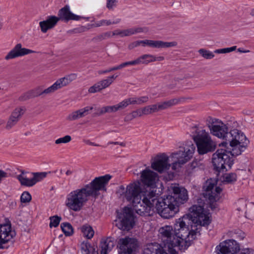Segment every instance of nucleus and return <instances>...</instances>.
Instances as JSON below:
<instances>
[{
	"instance_id": "nucleus-34",
	"label": "nucleus",
	"mask_w": 254,
	"mask_h": 254,
	"mask_svg": "<svg viewBox=\"0 0 254 254\" xmlns=\"http://www.w3.org/2000/svg\"><path fill=\"white\" fill-rule=\"evenodd\" d=\"M237 175L234 173L227 174L224 177L223 183L224 184H233L237 180Z\"/></svg>"
},
{
	"instance_id": "nucleus-12",
	"label": "nucleus",
	"mask_w": 254,
	"mask_h": 254,
	"mask_svg": "<svg viewBox=\"0 0 254 254\" xmlns=\"http://www.w3.org/2000/svg\"><path fill=\"white\" fill-rule=\"evenodd\" d=\"M118 247L119 254H135L138 242L134 238L125 237L119 239Z\"/></svg>"
},
{
	"instance_id": "nucleus-24",
	"label": "nucleus",
	"mask_w": 254,
	"mask_h": 254,
	"mask_svg": "<svg viewBox=\"0 0 254 254\" xmlns=\"http://www.w3.org/2000/svg\"><path fill=\"white\" fill-rule=\"evenodd\" d=\"M111 85V82L107 78L103 79L91 86L88 89V92L90 93L99 92L109 87Z\"/></svg>"
},
{
	"instance_id": "nucleus-13",
	"label": "nucleus",
	"mask_w": 254,
	"mask_h": 254,
	"mask_svg": "<svg viewBox=\"0 0 254 254\" xmlns=\"http://www.w3.org/2000/svg\"><path fill=\"white\" fill-rule=\"evenodd\" d=\"M105 106L101 108H94L93 106H86L83 108L80 109L73 111L69 114L66 117V120L68 121H73L77 120L80 118L84 117L89 114V112L93 109H95L96 112L94 113L95 116H99L106 114L105 111Z\"/></svg>"
},
{
	"instance_id": "nucleus-19",
	"label": "nucleus",
	"mask_w": 254,
	"mask_h": 254,
	"mask_svg": "<svg viewBox=\"0 0 254 254\" xmlns=\"http://www.w3.org/2000/svg\"><path fill=\"white\" fill-rule=\"evenodd\" d=\"M169 162V158L166 155H162L152 163L151 167L158 172L162 173L170 167Z\"/></svg>"
},
{
	"instance_id": "nucleus-62",
	"label": "nucleus",
	"mask_w": 254,
	"mask_h": 254,
	"mask_svg": "<svg viewBox=\"0 0 254 254\" xmlns=\"http://www.w3.org/2000/svg\"><path fill=\"white\" fill-rule=\"evenodd\" d=\"M113 35H120L121 37H124L123 36V30H116L113 32Z\"/></svg>"
},
{
	"instance_id": "nucleus-55",
	"label": "nucleus",
	"mask_w": 254,
	"mask_h": 254,
	"mask_svg": "<svg viewBox=\"0 0 254 254\" xmlns=\"http://www.w3.org/2000/svg\"><path fill=\"white\" fill-rule=\"evenodd\" d=\"M138 46H139V40L133 42L129 44L128 46V49L129 50H132L134 48L137 47Z\"/></svg>"
},
{
	"instance_id": "nucleus-37",
	"label": "nucleus",
	"mask_w": 254,
	"mask_h": 254,
	"mask_svg": "<svg viewBox=\"0 0 254 254\" xmlns=\"http://www.w3.org/2000/svg\"><path fill=\"white\" fill-rule=\"evenodd\" d=\"M120 20L118 19L116 21H111L110 20H101L95 23V27H100L103 25H110L111 24H117L120 22Z\"/></svg>"
},
{
	"instance_id": "nucleus-7",
	"label": "nucleus",
	"mask_w": 254,
	"mask_h": 254,
	"mask_svg": "<svg viewBox=\"0 0 254 254\" xmlns=\"http://www.w3.org/2000/svg\"><path fill=\"white\" fill-rule=\"evenodd\" d=\"M195 150V145L191 141H188L186 142L183 150L173 153L170 157L173 161L172 169L176 170L188 162L192 157Z\"/></svg>"
},
{
	"instance_id": "nucleus-38",
	"label": "nucleus",
	"mask_w": 254,
	"mask_h": 254,
	"mask_svg": "<svg viewBox=\"0 0 254 254\" xmlns=\"http://www.w3.org/2000/svg\"><path fill=\"white\" fill-rule=\"evenodd\" d=\"M198 53L206 59H211L214 57V55L212 52L204 49H199Z\"/></svg>"
},
{
	"instance_id": "nucleus-41",
	"label": "nucleus",
	"mask_w": 254,
	"mask_h": 254,
	"mask_svg": "<svg viewBox=\"0 0 254 254\" xmlns=\"http://www.w3.org/2000/svg\"><path fill=\"white\" fill-rule=\"evenodd\" d=\"M50 227L51 228L54 227H57L61 220V217L57 215L51 216L50 217Z\"/></svg>"
},
{
	"instance_id": "nucleus-23",
	"label": "nucleus",
	"mask_w": 254,
	"mask_h": 254,
	"mask_svg": "<svg viewBox=\"0 0 254 254\" xmlns=\"http://www.w3.org/2000/svg\"><path fill=\"white\" fill-rule=\"evenodd\" d=\"M177 45V42L176 41L168 42L162 41L147 40V46L154 48H167L175 47Z\"/></svg>"
},
{
	"instance_id": "nucleus-50",
	"label": "nucleus",
	"mask_w": 254,
	"mask_h": 254,
	"mask_svg": "<svg viewBox=\"0 0 254 254\" xmlns=\"http://www.w3.org/2000/svg\"><path fill=\"white\" fill-rule=\"evenodd\" d=\"M116 0H107V7L109 9H113L114 7L116 5Z\"/></svg>"
},
{
	"instance_id": "nucleus-61",
	"label": "nucleus",
	"mask_w": 254,
	"mask_h": 254,
	"mask_svg": "<svg viewBox=\"0 0 254 254\" xmlns=\"http://www.w3.org/2000/svg\"><path fill=\"white\" fill-rule=\"evenodd\" d=\"M152 62H154L156 61H162L164 60V57L163 56H159L158 57H156L155 56L152 55Z\"/></svg>"
},
{
	"instance_id": "nucleus-10",
	"label": "nucleus",
	"mask_w": 254,
	"mask_h": 254,
	"mask_svg": "<svg viewBox=\"0 0 254 254\" xmlns=\"http://www.w3.org/2000/svg\"><path fill=\"white\" fill-rule=\"evenodd\" d=\"M207 126L210 133L218 138L226 141L229 131L227 126L221 120L215 118H210L207 121Z\"/></svg>"
},
{
	"instance_id": "nucleus-6",
	"label": "nucleus",
	"mask_w": 254,
	"mask_h": 254,
	"mask_svg": "<svg viewBox=\"0 0 254 254\" xmlns=\"http://www.w3.org/2000/svg\"><path fill=\"white\" fill-rule=\"evenodd\" d=\"M92 197L86 187L77 189L71 191L66 196L65 205L74 211L81 210L85 204Z\"/></svg>"
},
{
	"instance_id": "nucleus-43",
	"label": "nucleus",
	"mask_w": 254,
	"mask_h": 254,
	"mask_svg": "<svg viewBox=\"0 0 254 254\" xmlns=\"http://www.w3.org/2000/svg\"><path fill=\"white\" fill-rule=\"evenodd\" d=\"M71 140V137L69 135H66L63 137L59 138L55 140L56 144L61 143H67Z\"/></svg>"
},
{
	"instance_id": "nucleus-11",
	"label": "nucleus",
	"mask_w": 254,
	"mask_h": 254,
	"mask_svg": "<svg viewBox=\"0 0 254 254\" xmlns=\"http://www.w3.org/2000/svg\"><path fill=\"white\" fill-rule=\"evenodd\" d=\"M118 218L116 225L119 229L129 230L133 227L134 224V215L131 208L124 207L122 212L118 215Z\"/></svg>"
},
{
	"instance_id": "nucleus-9",
	"label": "nucleus",
	"mask_w": 254,
	"mask_h": 254,
	"mask_svg": "<svg viewBox=\"0 0 254 254\" xmlns=\"http://www.w3.org/2000/svg\"><path fill=\"white\" fill-rule=\"evenodd\" d=\"M112 177L109 174L96 177L90 184L85 185L91 196L96 198L100 195V190L106 191V186Z\"/></svg>"
},
{
	"instance_id": "nucleus-21",
	"label": "nucleus",
	"mask_w": 254,
	"mask_h": 254,
	"mask_svg": "<svg viewBox=\"0 0 254 254\" xmlns=\"http://www.w3.org/2000/svg\"><path fill=\"white\" fill-rule=\"evenodd\" d=\"M58 22V19L56 16H48L45 20L40 21L39 26L43 33H46L47 31L55 27Z\"/></svg>"
},
{
	"instance_id": "nucleus-32",
	"label": "nucleus",
	"mask_w": 254,
	"mask_h": 254,
	"mask_svg": "<svg viewBox=\"0 0 254 254\" xmlns=\"http://www.w3.org/2000/svg\"><path fill=\"white\" fill-rule=\"evenodd\" d=\"M81 230L84 236L87 239H91L94 236V231L90 226L83 225L81 228Z\"/></svg>"
},
{
	"instance_id": "nucleus-59",
	"label": "nucleus",
	"mask_w": 254,
	"mask_h": 254,
	"mask_svg": "<svg viewBox=\"0 0 254 254\" xmlns=\"http://www.w3.org/2000/svg\"><path fill=\"white\" fill-rule=\"evenodd\" d=\"M214 52L216 54H225V53H229L228 48L217 49V50H215Z\"/></svg>"
},
{
	"instance_id": "nucleus-33",
	"label": "nucleus",
	"mask_w": 254,
	"mask_h": 254,
	"mask_svg": "<svg viewBox=\"0 0 254 254\" xmlns=\"http://www.w3.org/2000/svg\"><path fill=\"white\" fill-rule=\"evenodd\" d=\"M61 229L65 236H69L73 234V228L69 223H63L61 225Z\"/></svg>"
},
{
	"instance_id": "nucleus-14",
	"label": "nucleus",
	"mask_w": 254,
	"mask_h": 254,
	"mask_svg": "<svg viewBox=\"0 0 254 254\" xmlns=\"http://www.w3.org/2000/svg\"><path fill=\"white\" fill-rule=\"evenodd\" d=\"M216 249L221 254H235L240 250L239 244L233 239L227 240L220 243Z\"/></svg>"
},
{
	"instance_id": "nucleus-46",
	"label": "nucleus",
	"mask_w": 254,
	"mask_h": 254,
	"mask_svg": "<svg viewBox=\"0 0 254 254\" xmlns=\"http://www.w3.org/2000/svg\"><path fill=\"white\" fill-rule=\"evenodd\" d=\"M132 29L133 35L142 32L146 33L149 31L148 28L146 27H132Z\"/></svg>"
},
{
	"instance_id": "nucleus-56",
	"label": "nucleus",
	"mask_w": 254,
	"mask_h": 254,
	"mask_svg": "<svg viewBox=\"0 0 254 254\" xmlns=\"http://www.w3.org/2000/svg\"><path fill=\"white\" fill-rule=\"evenodd\" d=\"M138 117L137 115V113L136 112V110L132 111L131 113H130L129 115H128L126 117V119L127 120H131L133 119L136 118Z\"/></svg>"
},
{
	"instance_id": "nucleus-40",
	"label": "nucleus",
	"mask_w": 254,
	"mask_h": 254,
	"mask_svg": "<svg viewBox=\"0 0 254 254\" xmlns=\"http://www.w3.org/2000/svg\"><path fill=\"white\" fill-rule=\"evenodd\" d=\"M19 121L18 119L10 115L6 125V128L9 129L14 126Z\"/></svg>"
},
{
	"instance_id": "nucleus-64",
	"label": "nucleus",
	"mask_w": 254,
	"mask_h": 254,
	"mask_svg": "<svg viewBox=\"0 0 254 254\" xmlns=\"http://www.w3.org/2000/svg\"><path fill=\"white\" fill-rule=\"evenodd\" d=\"M107 78L111 82V84H112L114 81L117 78V76H114V75H112L107 77Z\"/></svg>"
},
{
	"instance_id": "nucleus-52",
	"label": "nucleus",
	"mask_w": 254,
	"mask_h": 254,
	"mask_svg": "<svg viewBox=\"0 0 254 254\" xmlns=\"http://www.w3.org/2000/svg\"><path fill=\"white\" fill-rule=\"evenodd\" d=\"M201 165V164L199 161L194 160L189 166L188 169H190V168L191 169H195L196 168L199 167Z\"/></svg>"
},
{
	"instance_id": "nucleus-58",
	"label": "nucleus",
	"mask_w": 254,
	"mask_h": 254,
	"mask_svg": "<svg viewBox=\"0 0 254 254\" xmlns=\"http://www.w3.org/2000/svg\"><path fill=\"white\" fill-rule=\"evenodd\" d=\"M240 254H254V250L252 249H246L240 253Z\"/></svg>"
},
{
	"instance_id": "nucleus-2",
	"label": "nucleus",
	"mask_w": 254,
	"mask_h": 254,
	"mask_svg": "<svg viewBox=\"0 0 254 254\" xmlns=\"http://www.w3.org/2000/svg\"><path fill=\"white\" fill-rule=\"evenodd\" d=\"M117 193L124 195L130 202L135 212L139 215H150V212L155 209L163 218L169 219L174 217L179 211L174 198L166 196L160 197V194L154 189L144 190L139 181L128 185L125 190L120 186Z\"/></svg>"
},
{
	"instance_id": "nucleus-48",
	"label": "nucleus",
	"mask_w": 254,
	"mask_h": 254,
	"mask_svg": "<svg viewBox=\"0 0 254 254\" xmlns=\"http://www.w3.org/2000/svg\"><path fill=\"white\" fill-rule=\"evenodd\" d=\"M237 204L238 205L237 210L239 211L243 210L247 206L246 200L243 198H240L238 200Z\"/></svg>"
},
{
	"instance_id": "nucleus-44",
	"label": "nucleus",
	"mask_w": 254,
	"mask_h": 254,
	"mask_svg": "<svg viewBox=\"0 0 254 254\" xmlns=\"http://www.w3.org/2000/svg\"><path fill=\"white\" fill-rule=\"evenodd\" d=\"M20 200L22 203L29 202L31 200V196L28 191H24L21 195Z\"/></svg>"
},
{
	"instance_id": "nucleus-31",
	"label": "nucleus",
	"mask_w": 254,
	"mask_h": 254,
	"mask_svg": "<svg viewBox=\"0 0 254 254\" xmlns=\"http://www.w3.org/2000/svg\"><path fill=\"white\" fill-rule=\"evenodd\" d=\"M17 179L20 182L22 186L26 187H32L34 185V181L32 179H28L26 176H25L24 172H22L21 174L17 176Z\"/></svg>"
},
{
	"instance_id": "nucleus-63",
	"label": "nucleus",
	"mask_w": 254,
	"mask_h": 254,
	"mask_svg": "<svg viewBox=\"0 0 254 254\" xmlns=\"http://www.w3.org/2000/svg\"><path fill=\"white\" fill-rule=\"evenodd\" d=\"M136 112L137 113V115L138 117H141L142 116L144 115L142 108H139V109L136 110Z\"/></svg>"
},
{
	"instance_id": "nucleus-20",
	"label": "nucleus",
	"mask_w": 254,
	"mask_h": 254,
	"mask_svg": "<svg viewBox=\"0 0 254 254\" xmlns=\"http://www.w3.org/2000/svg\"><path fill=\"white\" fill-rule=\"evenodd\" d=\"M81 17L72 13L69 9L68 5H65L58 12V21L60 20L64 21H68L69 20H79Z\"/></svg>"
},
{
	"instance_id": "nucleus-57",
	"label": "nucleus",
	"mask_w": 254,
	"mask_h": 254,
	"mask_svg": "<svg viewBox=\"0 0 254 254\" xmlns=\"http://www.w3.org/2000/svg\"><path fill=\"white\" fill-rule=\"evenodd\" d=\"M120 65L121 68L122 69V68H123L127 66H128V65H134L135 64V63H134V60H133L132 61H129V62H127L122 63Z\"/></svg>"
},
{
	"instance_id": "nucleus-5",
	"label": "nucleus",
	"mask_w": 254,
	"mask_h": 254,
	"mask_svg": "<svg viewBox=\"0 0 254 254\" xmlns=\"http://www.w3.org/2000/svg\"><path fill=\"white\" fill-rule=\"evenodd\" d=\"M220 147L213 154L212 158L214 169L218 172L231 169L234 164V157L239 155L233 154L231 149L228 150L227 147Z\"/></svg>"
},
{
	"instance_id": "nucleus-47",
	"label": "nucleus",
	"mask_w": 254,
	"mask_h": 254,
	"mask_svg": "<svg viewBox=\"0 0 254 254\" xmlns=\"http://www.w3.org/2000/svg\"><path fill=\"white\" fill-rule=\"evenodd\" d=\"M246 217L251 219L254 216V206L250 205L247 207V209L245 212Z\"/></svg>"
},
{
	"instance_id": "nucleus-42",
	"label": "nucleus",
	"mask_w": 254,
	"mask_h": 254,
	"mask_svg": "<svg viewBox=\"0 0 254 254\" xmlns=\"http://www.w3.org/2000/svg\"><path fill=\"white\" fill-rule=\"evenodd\" d=\"M110 36V32H106L95 36L93 38L92 40L96 42H100L106 40V39L109 38Z\"/></svg>"
},
{
	"instance_id": "nucleus-3",
	"label": "nucleus",
	"mask_w": 254,
	"mask_h": 254,
	"mask_svg": "<svg viewBox=\"0 0 254 254\" xmlns=\"http://www.w3.org/2000/svg\"><path fill=\"white\" fill-rule=\"evenodd\" d=\"M191 135L199 154L203 155L212 152L216 149V143L212 139L210 133L202 127H193L192 128Z\"/></svg>"
},
{
	"instance_id": "nucleus-29",
	"label": "nucleus",
	"mask_w": 254,
	"mask_h": 254,
	"mask_svg": "<svg viewBox=\"0 0 254 254\" xmlns=\"http://www.w3.org/2000/svg\"><path fill=\"white\" fill-rule=\"evenodd\" d=\"M81 252L82 254H98L96 248L92 246L87 241L83 242L81 244Z\"/></svg>"
},
{
	"instance_id": "nucleus-30",
	"label": "nucleus",
	"mask_w": 254,
	"mask_h": 254,
	"mask_svg": "<svg viewBox=\"0 0 254 254\" xmlns=\"http://www.w3.org/2000/svg\"><path fill=\"white\" fill-rule=\"evenodd\" d=\"M152 55L144 54L141 55L134 60L135 64H148L150 63H152Z\"/></svg>"
},
{
	"instance_id": "nucleus-51",
	"label": "nucleus",
	"mask_w": 254,
	"mask_h": 254,
	"mask_svg": "<svg viewBox=\"0 0 254 254\" xmlns=\"http://www.w3.org/2000/svg\"><path fill=\"white\" fill-rule=\"evenodd\" d=\"M236 237L239 240H243L246 236L245 233L241 230H238L235 232Z\"/></svg>"
},
{
	"instance_id": "nucleus-18",
	"label": "nucleus",
	"mask_w": 254,
	"mask_h": 254,
	"mask_svg": "<svg viewBox=\"0 0 254 254\" xmlns=\"http://www.w3.org/2000/svg\"><path fill=\"white\" fill-rule=\"evenodd\" d=\"M12 238L11 226L9 224L0 225V249H7L4 246Z\"/></svg>"
},
{
	"instance_id": "nucleus-27",
	"label": "nucleus",
	"mask_w": 254,
	"mask_h": 254,
	"mask_svg": "<svg viewBox=\"0 0 254 254\" xmlns=\"http://www.w3.org/2000/svg\"><path fill=\"white\" fill-rule=\"evenodd\" d=\"M180 102V99L174 98L162 103H159L156 105V112L167 109L173 106L178 104Z\"/></svg>"
},
{
	"instance_id": "nucleus-60",
	"label": "nucleus",
	"mask_w": 254,
	"mask_h": 254,
	"mask_svg": "<svg viewBox=\"0 0 254 254\" xmlns=\"http://www.w3.org/2000/svg\"><path fill=\"white\" fill-rule=\"evenodd\" d=\"M83 142L86 144L92 145V146H100L99 144H96L94 142H92L89 139H84Z\"/></svg>"
},
{
	"instance_id": "nucleus-17",
	"label": "nucleus",
	"mask_w": 254,
	"mask_h": 254,
	"mask_svg": "<svg viewBox=\"0 0 254 254\" xmlns=\"http://www.w3.org/2000/svg\"><path fill=\"white\" fill-rule=\"evenodd\" d=\"M140 181L145 186L153 187L158 181V176L153 171L146 169L140 173Z\"/></svg>"
},
{
	"instance_id": "nucleus-4",
	"label": "nucleus",
	"mask_w": 254,
	"mask_h": 254,
	"mask_svg": "<svg viewBox=\"0 0 254 254\" xmlns=\"http://www.w3.org/2000/svg\"><path fill=\"white\" fill-rule=\"evenodd\" d=\"M227 137V140L220 143L219 146L227 147L229 143L234 155L241 154L249 143L245 134L237 129L231 130Z\"/></svg>"
},
{
	"instance_id": "nucleus-16",
	"label": "nucleus",
	"mask_w": 254,
	"mask_h": 254,
	"mask_svg": "<svg viewBox=\"0 0 254 254\" xmlns=\"http://www.w3.org/2000/svg\"><path fill=\"white\" fill-rule=\"evenodd\" d=\"M172 194L167 196L174 198L178 207L180 204H184L188 200V191L185 188L179 186H174L172 188Z\"/></svg>"
},
{
	"instance_id": "nucleus-45",
	"label": "nucleus",
	"mask_w": 254,
	"mask_h": 254,
	"mask_svg": "<svg viewBox=\"0 0 254 254\" xmlns=\"http://www.w3.org/2000/svg\"><path fill=\"white\" fill-rule=\"evenodd\" d=\"M33 98L30 90L23 93L18 98V100L21 102L25 101L30 99Z\"/></svg>"
},
{
	"instance_id": "nucleus-35",
	"label": "nucleus",
	"mask_w": 254,
	"mask_h": 254,
	"mask_svg": "<svg viewBox=\"0 0 254 254\" xmlns=\"http://www.w3.org/2000/svg\"><path fill=\"white\" fill-rule=\"evenodd\" d=\"M26 109L24 107H18L12 112L11 115L18 120H20L22 115L25 113Z\"/></svg>"
},
{
	"instance_id": "nucleus-36",
	"label": "nucleus",
	"mask_w": 254,
	"mask_h": 254,
	"mask_svg": "<svg viewBox=\"0 0 254 254\" xmlns=\"http://www.w3.org/2000/svg\"><path fill=\"white\" fill-rule=\"evenodd\" d=\"M33 181H34V185L38 182L41 181L44 178H46L48 173L47 172H36L32 173Z\"/></svg>"
},
{
	"instance_id": "nucleus-49",
	"label": "nucleus",
	"mask_w": 254,
	"mask_h": 254,
	"mask_svg": "<svg viewBox=\"0 0 254 254\" xmlns=\"http://www.w3.org/2000/svg\"><path fill=\"white\" fill-rule=\"evenodd\" d=\"M193 74L191 73H185L184 75H181L180 77H176L175 78V80L179 81L180 80H182L184 79L191 78H193Z\"/></svg>"
},
{
	"instance_id": "nucleus-28",
	"label": "nucleus",
	"mask_w": 254,
	"mask_h": 254,
	"mask_svg": "<svg viewBox=\"0 0 254 254\" xmlns=\"http://www.w3.org/2000/svg\"><path fill=\"white\" fill-rule=\"evenodd\" d=\"M126 108L124 100L113 106H105V111L106 113H115L118 111L124 110Z\"/></svg>"
},
{
	"instance_id": "nucleus-26",
	"label": "nucleus",
	"mask_w": 254,
	"mask_h": 254,
	"mask_svg": "<svg viewBox=\"0 0 254 254\" xmlns=\"http://www.w3.org/2000/svg\"><path fill=\"white\" fill-rule=\"evenodd\" d=\"M124 100L127 108L129 105H142L146 103L149 100V97L147 96L133 97Z\"/></svg>"
},
{
	"instance_id": "nucleus-8",
	"label": "nucleus",
	"mask_w": 254,
	"mask_h": 254,
	"mask_svg": "<svg viewBox=\"0 0 254 254\" xmlns=\"http://www.w3.org/2000/svg\"><path fill=\"white\" fill-rule=\"evenodd\" d=\"M76 77L74 74L61 78L58 79L53 85L48 88L42 90L41 88L38 87L30 92L33 98L42 96L43 95H49L54 93L56 91L68 85Z\"/></svg>"
},
{
	"instance_id": "nucleus-54",
	"label": "nucleus",
	"mask_w": 254,
	"mask_h": 254,
	"mask_svg": "<svg viewBox=\"0 0 254 254\" xmlns=\"http://www.w3.org/2000/svg\"><path fill=\"white\" fill-rule=\"evenodd\" d=\"M133 32H132V28L123 30L124 37L131 36V35H133Z\"/></svg>"
},
{
	"instance_id": "nucleus-1",
	"label": "nucleus",
	"mask_w": 254,
	"mask_h": 254,
	"mask_svg": "<svg viewBox=\"0 0 254 254\" xmlns=\"http://www.w3.org/2000/svg\"><path fill=\"white\" fill-rule=\"evenodd\" d=\"M203 189L204 192L197 199L198 204L190 208V213L177 219L174 226L165 225L159 230V236L165 247L179 246L187 249L196 238L198 228L210 223V214L205 211L204 201H207L212 210L217 208L216 202L221 197L222 189L214 184L206 182Z\"/></svg>"
},
{
	"instance_id": "nucleus-25",
	"label": "nucleus",
	"mask_w": 254,
	"mask_h": 254,
	"mask_svg": "<svg viewBox=\"0 0 254 254\" xmlns=\"http://www.w3.org/2000/svg\"><path fill=\"white\" fill-rule=\"evenodd\" d=\"M143 254H168L160 246L156 243L148 244Z\"/></svg>"
},
{
	"instance_id": "nucleus-22",
	"label": "nucleus",
	"mask_w": 254,
	"mask_h": 254,
	"mask_svg": "<svg viewBox=\"0 0 254 254\" xmlns=\"http://www.w3.org/2000/svg\"><path fill=\"white\" fill-rule=\"evenodd\" d=\"M115 244V240L112 237L102 239L100 243L101 249L100 254H108L114 247Z\"/></svg>"
},
{
	"instance_id": "nucleus-53",
	"label": "nucleus",
	"mask_w": 254,
	"mask_h": 254,
	"mask_svg": "<svg viewBox=\"0 0 254 254\" xmlns=\"http://www.w3.org/2000/svg\"><path fill=\"white\" fill-rule=\"evenodd\" d=\"M167 247L168 248L169 252L171 254H176V253H177L176 250L174 249V248H175V247H178L179 249L181 250H185L186 249H181L179 246H170V247Z\"/></svg>"
},
{
	"instance_id": "nucleus-39",
	"label": "nucleus",
	"mask_w": 254,
	"mask_h": 254,
	"mask_svg": "<svg viewBox=\"0 0 254 254\" xmlns=\"http://www.w3.org/2000/svg\"><path fill=\"white\" fill-rule=\"evenodd\" d=\"M144 115L153 114L156 112V105L155 104L146 106L142 108Z\"/></svg>"
},
{
	"instance_id": "nucleus-15",
	"label": "nucleus",
	"mask_w": 254,
	"mask_h": 254,
	"mask_svg": "<svg viewBox=\"0 0 254 254\" xmlns=\"http://www.w3.org/2000/svg\"><path fill=\"white\" fill-rule=\"evenodd\" d=\"M35 53L36 51L23 47L22 44L19 43H17L7 54L4 57V60L6 61H9Z\"/></svg>"
}]
</instances>
